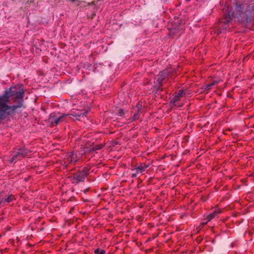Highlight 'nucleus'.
I'll return each mask as SVG.
<instances>
[{
	"instance_id": "obj_5",
	"label": "nucleus",
	"mask_w": 254,
	"mask_h": 254,
	"mask_svg": "<svg viewBox=\"0 0 254 254\" xmlns=\"http://www.w3.org/2000/svg\"><path fill=\"white\" fill-rule=\"evenodd\" d=\"M232 17L230 16V12H227L224 15V18L219 22V28L220 30V33L223 30H229L230 29L229 26L232 23Z\"/></svg>"
},
{
	"instance_id": "obj_1",
	"label": "nucleus",
	"mask_w": 254,
	"mask_h": 254,
	"mask_svg": "<svg viewBox=\"0 0 254 254\" xmlns=\"http://www.w3.org/2000/svg\"><path fill=\"white\" fill-rule=\"evenodd\" d=\"M23 94L21 86L17 85L6 89L0 96V120L4 113L10 114L22 106Z\"/></svg>"
},
{
	"instance_id": "obj_13",
	"label": "nucleus",
	"mask_w": 254,
	"mask_h": 254,
	"mask_svg": "<svg viewBox=\"0 0 254 254\" xmlns=\"http://www.w3.org/2000/svg\"><path fill=\"white\" fill-rule=\"evenodd\" d=\"M103 147L102 145H96L93 146L92 148L89 149L88 150L90 152L92 151H95L97 150H99Z\"/></svg>"
},
{
	"instance_id": "obj_9",
	"label": "nucleus",
	"mask_w": 254,
	"mask_h": 254,
	"mask_svg": "<svg viewBox=\"0 0 254 254\" xmlns=\"http://www.w3.org/2000/svg\"><path fill=\"white\" fill-rule=\"evenodd\" d=\"M148 166L145 164H141L138 167L135 168V170L137 173H142L145 171V169L147 168Z\"/></svg>"
},
{
	"instance_id": "obj_11",
	"label": "nucleus",
	"mask_w": 254,
	"mask_h": 254,
	"mask_svg": "<svg viewBox=\"0 0 254 254\" xmlns=\"http://www.w3.org/2000/svg\"><path fill=\"white\" fill-rule=\"evenodd\" d=\"M14 199V196L12 195H9L6 198L2 199L0 203H3V205H4L10 202H11Z\"/></svg>"
},
{
	"instance_id": "obj_18",
	"label": "nucleus",
	"mask_w": 254,
	"mask_h": 254,
	"mask_svg": "<svg viewBox=\"0 0 254 254\" xmlns=\"http://www.w3.org/2000/svg\"><path fill=\"white\" fill-rule=\"evenodd\" d=\"M136 175L135 174H132V177H135Z\"/></svg>"
},
{
	"instance_id": "obj_2",
	"label": "nucleus",
	"mask_w": 254,
	"mask_h": 254,
	"mask_svg": "<svg viewBox=\"0 0 254 254\" xmlns=\"http://www.w3.org/2000/svg\"><path fill=\"white\" fill-rule=\"evenodd\" d=\"M245 5L242 4L236 3L232 10L229 11L230 16L232 18L245 17L246 15V10H244Z\"/></svg>"
},
{
	"instance_id": "obj_14",
	"label": "nucleus",
	"mask_w": 254,
	"mask_h": 254,
	"mask_svg": "<svg viewBox=\"0 0 254 254\" xmlns=\"http://www.w3.org/2000/svg\"><path fill=\"white\" fill-rule=\"evenodd\" d=\"M95 253L96 254H105V251L104 250L97 249L95 250Z\"/></svg>"
},
{
	"instance_id": "obj_7",
	"label": "nucleus",
	"mask_w": 254,
	"mask_h": 254,
	"mask_svg": "<svg viewBox=\"0 0 254 254\" xmlns=\"http://www.w3.org/2000/svg\"><path fill=\"white\" fill-rule=\"evenodd\" d=\"M87 173L84 171H80L76 174L74 176V179L77 182L82 181L86 176Z\"/></svg>"
},
{
	"instance_id": "obj_17",
	"label": "nucleus",
	"mask_w": 254,
	"mask_h": 254,
	"mask_svg": "<svg viewBox=\"0 0 254 254\" xmlns=\"http://www.w3.org/2000/svg\"><path fill=\"white\" fill-rule=\"evenodd\" d=\"M123 113V111L122 110H119V114L120 115V116H122Z\"/></svg>"
},
{
	"instance_id": "obj_6",
	"label": "nucleus",
	"mask_w": 254,
	"mask_h": 254,
	"mask_svg": "<svg viewBox=\"0 0 254 254\" xmlns=\"http://www.w3.org/2000/svg\"><path fill=\"white\" fill-rule=\"evenodd\" d=\"M28 151L26 149H22L19 150L18 152H16V154H13L12 157V160L11 161L12 162L13 160L16 159L17 158H19L21 157H23L25 156H27Z\"/></svg>"
},
{
	"instance_id": "obj_16",
	"label": "nucleus",
	"mask_w": 254,
	"mask_h": 254,
	"mask_svg": "<svg viewBox=\"0 0 254 254\" xmlns=\"http://www.w3.org/2000/svg\"><path fill=\"white\" fill-rule=\"evenodd\" d=\"M213 85V83H212V84H210L208 85H207V88L208 89H210V88H211V86L212 85Z\"/></svg>"
},
{
	"instance_id": "obj_3",
	"label": "nucleus",
	"mask_w": 254,
	"mask_h": 254,
	"mask_svg": "<svg viewBox=\"0 0 254 254\" xmlns=\"http://www.w3.org/2000/svg\"><path fill=\"white\" fill-rule=\"evenodd\" d=\"M186 91L181 90L171 100V103L177 107H182L185 101Z\"/></svg>"
},
{
	"instance_id": "obj_8",
	"label": "nucleus",
	"mask_w": 254,
	"mask_h": 254,
	"mask_svg": "<svg viewBox=\"0 0 254 254\" xmlns=\"http://www.w3.org/2000/svg\"><path fill=\"white\" fill-rule=\"evenodd\" d=\"M221 211L219 209H216L214 211V212L212 213H210L209 215L207 216V220L206 222H204L202 223L203 224H205L207 223L208 221H210L213 218H214L217 215L220 213Z\"/></svg>"
},
{
	"instance_id": "obj_15",
	"label": "nucleus",
	"mask_w": 254,
	"mask_h": 254,
	"mask_svg": "<svg viewBox=\"0 0 254 254\" xmlns=\"http://www.w3.org/2000/svg\"><path fill=\"white\" fill-rule=\"evenodd\" d=\"M138 118V115L137 114H134L133 116V120H135L136 119H137Z\"/></svg>"
},
{
	"instance_id": "obj_10",
	"label": "nucleus",
	"mask_w": 254,
	"mask_h": 254,
	"mask_svg": "<svg viewBox=\"0 0 254 254\" xmlns=\"http://www.w3.org/2000/svg\"><path fill=\"white\" fill-rule=\"evenodd\" d=\"M166 72H167L166 71H163L160 72L159 75V77L158 78V83L156 86V87H159V86L161 85L163 79H164L165 77H166V75L165 74H166Z\"/></svg>"
},
{
	"instance_id": "obj_4",
	"label": "nucleus",
	"mask_w": 254,
	"mask_h": 254,
	"mask_svg": "<svg viewBox=\"0 0 254 254\" xmlns=\"http://www.w3.org/2000/svg\"><path fill=\"white\" fill-rule=\"evenodd\" d=\"M86 112H84L80 114H63L62 116H58L56 113H52L50 115L49 120L52 124L54 123L56 125H57L60 122L64 121V119L65 117L67 116H73L74 117H80L81 115L83 116H86Z\"/></svg>"
},
{
	"instance_id": "obj_12",
	"label": "nucleus",
	"mask_w": 254,
	"mask_h": 254,
	"mask_svg": "<svg viewBox=\"0 0 254 254\" xmlns=\"http://www.w3.org/2000/svg\"><path fill=\"white\" fill-rule=\"evenodd\" d=\"M69 156L70 157L69 163L76 162L79 159V156L76 153H70Z\"/></svg>"
},
{
	"instance_id": "obj_19",
	"label": "nucleus",
	"mask_w": 254,
	"mask_h": 254,
	"mask_svg": "<svg viewBox=\"0 0 254 254\" xmlns=\"http://www.w3.org/2000/svg\"><path fill=\"white\" fill-rule=\"evenodd\" d=\"M67 162H68V161H65L64 163H67Z\"/></svg>"
}]
</instances>
